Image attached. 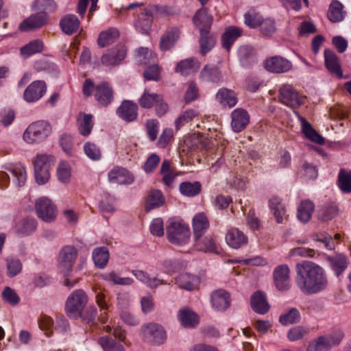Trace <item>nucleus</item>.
Returning <instances> with one entry per match:
<instances>
[{
  "label": "nucleus",
  "instance_id": "nucleus-1",
  "mask_svg": "<svg viewBox=\"0 0 351 351\" xmlns=\"http://www.w3.org/2000/svg\"><path fill=\"white\" fill-rule=\"evenodd\" d=\"M295 284L305 295H313L325 291L328 279L325 269L311 261H303L296 265Z\"/></svg>",
  "mask_w": 351,
  "mask_h": 351
},
{
  "label": "nucleus",
  "instance_id": "nucleus-2",
  "mask_svg": "<svg viewBox=\"0 0 351 351\" xmlns=\"http://www.w3.org/2000/svg\"><path fill=\"white\" fill-rule=\"evenodd\" d=\"M169 241L173 244L184 245L189 243L191 231L188 225L178 218L169 219L166 228Z\"/></svg>",
  "mask_w": 351,
  "mask_h": 351
},
{
  "label": "nucleus",
  "instance_id": "nucleus-3",
  "mask_svg": "<svg viewBox=\"0 0 351 351\" xmlns=\"http://www.w3.org/2000/svg\"><path fill=\"white\" fill-rule=\"evenodd\" d=\"M87 302L88 296L84 291L77 289L73 291L66 301V315L71 318L80 317Z\"/></svg>",
  "mask_w": 351,
  "mask_h": 351
},
{
  "label": "nucleus",
  "instance_id": "nucleus-4",
  "mask_svg": "<svg viewBox=\"0 0 351 351\" xmlns=\"http://www.w3.org/2000/svg\"><path fill=\"white\" fill-rule=\"evenodd\" d=\"M141 335L145 342L154 346H160L167 339L164 328L154 322L143 324L141 326Z\"/></svg>",
  "mask_w": 351,
  "mask_h": 351
},
{
  "label": "nucleus",
  "instance_id": "nucleus-5",
  "mask_svg": "<svg viewBox=\"0 0 351 351\" xmlns=\"http://www.w3.org/2000/svg\"><path fill=\"white\" fill-rule=\"evenodd\" d=\"M50 125L45 121H38L30 124L23 134V139L28 143L40 142L51 133Z\"/></svg>",
  "mask_w": 351,
  "mask_h": 351
},
{
  "label": "nucleus",
  "instance_id": "nucleus-6",
  "mask_svg": "<svg viewBox=\"0 0 351 351\" xmlns=\"http://www.w3.org/2000/svg\"><path fill=\"white\" fill-rule=\"evenodd\" d=\"M78 256L77 249L73 245H65L60 250L58 255V263L60 271L64 275H68Z\"/></svg>",
  "mask_w": 351,
  "mask_h": 351
},
{
  "label": "nucleus",
  "instance_id": "nucleus-7",
  "mask_svg": "<svg viewBox=\"0 0 351 351\" xmlns=\"http://www.w3.org/2000/svg\"><path fill=\"white\" fill-rule=\"evenodd\" d=\"M35 210L38 217L46 222L52 221L57 215L56 206L46 197H42L36 200Z\"/></svg>",
  "mask_w": 351,
  "mask_h": 351
},
{
  "label": "nucleus",
  "instance_id": "nucleus-8",
  "mask_svg": "<svg viewBox=\"0 0 351 351\" xmlns=\"http://www.w3.org/2000/svg\"><path fill=\"white\" fill-rule=\"evenodd\" d=\"M279 100L282 104L295 109L304 103V97L300 96L291 85L285 84L279 90Z\"/></svg>",
  "mask_w": 351,
  "mask_h": 351
},
{
  "label": "nucleus",
  "instance_id": "nucleus-9",
  "mask_svg": "<svg viewBox=\"0 0 351 351\" xmlns=\"http://www.w3.org/2000/svg\"><path fill=\"white\" fill-rule=\"evenodd\" d=\"M274 283L280 291H286L291 288L290 269L286 264L279 265L273 271Z\"/></svg>",
  "mask_w": 351,
  "mask_h": 351
},
{
  "label": "nucleus",
  "instance_id": "nucleus-10",
  "mask_svg": "<svg viewBox=\"0 0 351 351\" xmlns=\"http://www.w3.org/2000/svg\"><path fill=\"white\" fill-rule=\"evenodd\" d=\"M46 92V83L43 80H35L25 88L23 99L27 103H35L39 101Z\"/></svg>",
  "mask_w": 351,
  "mask_h": 351
},
{
  "label": "nucleus",
  "instance_id": "nucleus-11",
  "mask_svg": "<svg viewBox=\"0 0 351 351\" xmlns=\"http://www.w3.org/2000/svg\"><path fill=\"white\" fill-rule=\"evenodd\" d=\"M127 55V49L124 46H119L108 49L101 57V62L106 66L119 65Z\"/></svg>",
  "mask_w": 351,
  "mask_h": 351
},
{
  "label": "nucleus",
  "instance_id": "nucleus-12",
  "mask_svg": "<svg viewBox=\"0 0 351 351\" xmlns=\"http://www.w3.org/2000/svg\"><path fill=\"white\" fill-rule=\"evenodd\" d=\"M48 19V14L36 11V13L31 14L21 22L19 29L25 32L40 29L47 24Z\"/></svg>",
  "mask_w": 351,
  "mask_h": 351
},
{
  "label": "nucleus",
  "instance_id": "nucleus-13",
  "mask_svg": "<svg viewBox=\"0 0 351 351\" xmlns=\"http://www.w3.org/2000/svg\"><path fill=\"white\" fill-rule=\"evenodd\" d=\"M264 66L269 72L282 73L290 71L292 68V63L282 56H276L267 58Z\"/></svg>",
  "mask_w": 351,
  "mask_h": 351
},
{
  "label": "nucleus",
  "instance_id": "nucleus-14",
  "mask_svg": "<svg viewBox=\"0 0 351 351\" xmlns=\"http://www.w3.org/2000/svg\"><path fill=\"white\" fill-rule=\"evenodd\" d=\"M157 10L156 5H148L143 8V12L135 23L136 29L142 34H147L151 29L153 21V14Z\"/></svg>",
  "mask_w": 351,
  "mask_h": 351
},
{
  "label": "nucleus",
  "instance_id": "nucleus-15",
  "mask_svg": "<svg viewBox=\"0 0 351 351\" xmlns=\"http://www.w3.org/2000/svg\"><path fill=\"white\" fill-rule=\"evenodd\" d=\"M95 98L98 104L106 107L114 99V91L108 82H101L95 86Z\"/></svg>",
  "mask_w": 351,
  "mask_h": 351
},
{
  "label": "nucleus",
  "instance_id": "nucleus-16",
  "mask_svg": "<svg viewBox=\"0 0 351 351\" xmlns=\"http://www.w3.org/2000/svg\"><path fill=\"white\" fill-rule=\"evenodd\" d=\"M37 228V221L32 217L18 219L13 226L14 233L20 237H25L33 234Z\"/></svg>",
  "mask_w": 351,
  "mask_h": 351
},
{
  "label": "nucleus",
  "instance_id": "nucleus-17",
  "mask_svg": "<svg viewBox=\"0 0 351 351\" xmlns=\"http://www.w3.org/2000/svg\"><path fill=\"white\" fill-rule=\"evenodd\" d=\"M293 113L301 124L302 132L304 136L315 143L319 145L324 144V138L320 135L298 111L293 110Z\"/></svg>",
  "mask_w": 351,
  "mask_h": 351
},
{
  "label": "nucleus",
  "instance_id": "nucleus-18",
  "mask_svg": "<svg viewBox=\"0 0 351 351\" xmlns=\"http://www.w3.org/2000/svg\"><path fill=\"white\" fill-rule=\"evenodd\" d=\"M108 177L109 182L113 184H130L134 180L133 175L129 171L119 167L111 169Z\"/></svg>",
  "mask_w": 351,
  "mask_h": 351
},
{
  "label": "nucleus",
  "instance_id": "nucleus-19",
  "mask_svg": "<svg viewBox=\"0 0 351 351\" xmlns=\"http://www.w3.org/2000/svg\"><path fill=\"white\" fill-rule=\"evenodd\" d=\"M250 122V115L243 108H236L231 113V127L234 132H240L244 130Z\"/></svg>",
  "mask_w": 351,
  "mask_h": 351
},
{
  "label": "nucleus",
  "instance_id": "nucleus-20",
  "mask_svg": "<svg viewBox=\"0 0 351 351\" xmlns=\"http://www.w3.org/2000/svg\"><path fill=\"white\" fill-rule=\"evenodd\" d=\"M117 114L127 122L133 121L138 117V106L132 101L125 100L117 108Z\"/></svg>",
  "mask_w": 351,
  "mask_h": 351
},
{
  "label": "nucleus",
  "instance_id": "nucleus-21",
  "mask_svg": "<svg viewBox=\"0 0 351 351\" xmlns=\"http://www.w3.org/2000/svg\"><path fill=\"white\" fill-rule=\"evenodd\" d=\"M216 101L223 108H232L238 102L236 93L227 88H219L215 95Z\"/></svg>",
  "mask_w": 351,
  "mask_h": 351
},
{
  "label": "nucleus",
  "instance_id": "nucleus-22",
  "mask_svg": "<svg viewBox=\"0 0 351 351\" xmlns=\"http://www.w3.org/2000/svg\"><path fill=\"white\" fill-rule=\"evenodd\" d=\"M210 302L213 308L223 311L230 305V296L228 292L223 289L217 290L212 293Z\"/></svg>",
  "mask_w": 351,
  "mask_h": 351
},
{
  "label": "nucleus",
  "instance_id": "nucleus-23",
  "mask_svg": "<svg viewBox=\"0 0 351 351\" xmlns=\"http://www.w3.org/2000/svg\"><path fill=\"white\" fill-rule=\"evenodd\" d=\"M226 241L228 245L238 249L247 243V237L237 228H230L226 235Z\"/></svg>",
  "mask_w": 351,
  "mask_h": 351
},
{
  "label": "nucleus",
  "instance_id": "nucleus-24",
  "mask_svg": "<svg viewBox=\"0 0 351 351\" xmlns=\"http://www.w3.org/2000/svg\"><path fill=\"white\" fill-rule=\"evenodd\" d=\"M180 34L178 27H173L167 29L160 38V49L162 51H167L172 48L180 38Z\"/></svg>",
  "mask_w": 351,
  "mask_h": 351
},
{
  "label": "nucleus",
  "instance_id": "nucleus-25",
  "mask_svg": "<svg viewBox=\"0 0 351 351\" xmlns=\"http://www.w3.org/2000/svg\"><path fill=\"white\" fill-rule=\"evenodd\" d=\"M131 273L136 277V278L141 282L145 285L151 289H156L162 285H165L164 280L158 278L157 276L151 277V276L143 270L134 269L132 270Z\"/></svg>",
  "mask_w": 351,
  "mask_h": 351
},
{
  "label": "nucleus",
  "instance_id": "nucleus-26",
  "mask_svg": "<svg viewBox=\"0 0 351 351\" xmlns=\"http://www.w3.org/2000/svg\"><path fill=\"white\" fill-rule=\"evenodd\" d=\"M251 307L258 314L267 313L269 310V305L266 295L261 291L254 292L251 297Z\"/></svg>",
  "mask_w": 351,
  "mask_h": 351
},
{
  "label": "nucleus",
  "instance_id": "nucleus-27",
  "mask_svg": "<svg viewBox=\"0 0 351 351\" xmlns=\"http://www.w3.org/2000/svg\"><path fill=\"white\" fill-rule=\"evenodd\" d=\"M94 291L95 293L96 303L99 307L101 311H104L101 313L99 319L103 324H104L107 322L108 319L107 315L109 308L108 304L109 298L106 293L105 290L95 288Z\"/></svg>",
  "mask_w": 351,
  "mask_h": 351
},
{
  "label": "nucleus",
  "instance_id": "nucleus-28",
  "mask_svg": "<svg viewBox=\"0 0 351 351\" xmlns=\"http://www.w3.org/2000/svg\"><path fill=\"white\" fill-rule=\"evenodd\" d=\"M242 30L235 26L228 27L221 36V45L229 51L235 40L241 36Z\"/></svg>",
  "mask_w": 351,
  "mask_h": 351
},
{
  "label": "nucleus",
  "instance_id": "nucleus-29",
  "mask_svg": "<svg viewBox=\"0 0 351 351\" xmlns=\"http://www.w3.org/2000/svg\"><path fill=\"white\" fill-rule=\"evenodd\" d=\"M209 228V221L204 213L195 215L193 219L194 239L202 237Z\"/></svg>",
  "mask_w": 351,
  "mask_h": 351
},
{
  "label": "nucleus",
  "instance_id": "nucleus-30",
  "mask_svg": "<svg viewBox=\"0 0 351 351\" xmlns=\"http://www.w3.org/2000/svg\"><path fill=\"white\" fill-rule=\"evenodd\" d=\"M324 58L326 66L328 71L336 75L337 77H341L343 73L337 55L333 51L326 49L324 51Z\"/></svg>",
  "mask_w": 351,
  "mask_h": 351
},
{
  "label": "nucleus",
  "instance_id": "nucleus-31",
  "mask_svg": "<svg viewBox=\"0 0 351 351\" xmlns=\"http://www.w3.org/2000/svg\"><path fill=\"white\" fill-rule=\"evenodd\" d=\"M199 279L197 276L188 273H184L178 275L176 278V284L180 288L191 291L197 288L199 285Z\"/></svg>",
  "mask_w": 351,
  "mask_h": 351
},
{
  "label": "nucleus",
  "instance_id": "nucleus-32",
  "mask_svg": "<svg viewBox=\"0 0 351 351\" xmlns=\"http://www.w3.org/2000/svg\"><path fill=\"white\" fill-rule=\"evenodd\" d=\"M216 37L210 32L208 29H201L199 45L200 52L202 55L208 53L216 44Z\"/></svg>",
  "mask_w": 351,
  "mask_h": 351
},
{
  "label": "nucleus",
  "instance_id": "nucleus-33",
  "mask_svg": "<svg viewBox=\"0 0 351 351\" xmlns=\"http://www.w3.org/2000/svg\"><path fill=\"white\" fill-rule=\"evenodd\" d=\"M199 79L206 82L219 83L222 80V75L217 66L206 65L199 73Z\"/></svg>",
  "mask_w": 351,
  "mask_h": 351
},
{
  "label": "nucleus",
  "instance_id": "nucleus-34",
  "mask_svg": "<svg viewBox=\"0 0 351 351\" xmlns=\"http://www.w3.org/2000/svg\"><path fill=\"white\" fill-rule=\"evenodd\" d=\"M80 21L74 14H67L60 21V26L64 33L71 35L75 33L80 27Z\"/></svg>",
  "mask_w": 351,
  "mask_h": 351
},
{
  "label": "nucleus",
  "instance_id": "nucleus-35",
  "mask_svg": "<svg viewBox=\"0 0 351 351\" xmlns=\"http://www.w3.org/2000/svg\"><path fill=\"white\" fill-rule=\"evenodd\" d=\"M164 202L165 198L161 191L157 189L152 190L149 193L145 201V210L149 212L152 209L157 208L162 206Z\"/></svg>",
  "mask_w": 351,
  "mask_h": 351
},
{
  "label": "nucleus",
  "instance_id": "nucleus-36",
  "mask_svg": "<svg viewBox=\"0 0 351 351\" xmlns=\"http://www.w3.org/2000/svg\"><path fill=\"white\" fill-rule=\"evenodd\" d=\"M199 67V61L196 58H191L179 62L176 66V71L183 75H188L195 72Z\"/></svg>",
  "mask_w": 351,
  "mask_h": 351
},
{
  "label": "nucleus",
  "instance_id": "nucleus-37",
  "mask_svg": "<svg viewBox=\"0 0 351 351\" xmlns=\"http://www.w3.org/2000/svg\"><path fill=\"white\" fill-rule=\"evenodd\" d=\"M346 15L343 4L337 0L332 1L328 12V19L332 23H338L343 21Z\"/></svg>",
  "mask_w": 351,
  "mask_h": 351
},
{
  "label": "nucleus",
  "instance_id": "nucleus-38",
  "mask_svg": "<svg viewBox=\"0 0 351 351\" xmlns=\"http://www.w3.org/2000/svg\"><path fill=\"white\" fill-rule=\"evenodd\" d=\"M5 169L12 175L13 182L18 186H23L26 181V171L25 167L20 163L10 165Z\"/></svg>",
  "mask_w": 351,
  "mask_h": 351
},
{
  "label": "nucleus",
  "instance_id": "nucleus-39",
  "mask_svg": "<svg viewBox=\"0 0 351 351\" xmlns=\"http://www.w3.org/2000/svg\"><path fill=\"white\" fill-rule=\"evenodd\" d=\"M178 319L181 324L186 328H193L199 322L197 314L187 308L180 310Z\"/></svg>",
  "mask_w": 351,
  "mask_h": 351
},
{
  "label": "nucleus",
  "instance_id": "nucleus-40",
  "mask_svg": "<svg viewBox=\"0 0 351 351\" xmlns=\"http://www.w3.org/2000/svg\"><path fill=\"white\" fill-rule=\"evenodd\" d=\"M328 261L337 276H340L347 269L348 260L346 256L343 254L328 256Z\"/></svg>",
  "mask_w": 351,
  "mask_h": 351
},
{
  "label": "nucleus",
  "instance_id": "nucleus-41",
  "mask_svg": "<svg viewBox=\"0 0 351 351\" xmlns=\"http://www.w3.org/2000/svg\"><path fill=\"white\" fill-rule=\"evenodd\" d=\"M314 209L315 205L313 202L308 199L302 201L298 208V219L303 223L308 222L311 218Z\"/></svg>",
  "mask_w": 351,
  "mask_h": 351
},
{
  "label": "nucleus",
  "instance_id": "nucleus-42",
  "mask_svg": "<svg viewBox=\"0 0 351 351\" xmlns=\"http://www.w3.org/2000/svg\"><path fill=\"white\" fill-rule=\"evenodd\" d=\"M212 23L213 18L206 10H199L193 17V23L199 29V32H201V29H208L210 30Z\"/></svg>",
  "mask_w": 351,
  "mask_h": 351
},
{
  "label": "nucleus",
  "instance_id": "nucleus-43",
  "mask_svg": "<svg viewBox=\"0 0 351 351\" xmlns=\"http://www.w3.org/2000/svg\"><path fill=\"white\" fill-rule=\"evenodd\" d=\"M109 257V252L106 247H97L93 252V260L95 265L98 268H104L108 262Z\"/></svg>",
  "mask_w": 351,
  "mask_h": 351
},
{
  "label": "nucleus",
  "instance_id": "nucleus-44",
  "mask_svg": "<svg viewBox=\"0 0 351 351\" xmlns=\"http://www.w3.org/2000/svg\"><path fill=\"white\" fill-rule=\"evenodd\" d=\"M196 248L199 251L204 252H217V245L215 241L210 235H207L204 238L199 237L194 239Z\"/></svg>",
  "mask_w": 351,
  "mask_h": 351
},
{
  "label": "nucleus",
  "instance_id": "nucleus-45",
  "mask_svg": "<svg viewBox=\"0 0 351 351\" xmlns=\"http://www.w3.org/2000/svg\"><path fill=\"white\" fill-rule=\"evenodd\" d=\"M43 48L44 45L43 41L36 39L22 47L20 49V53L24 58H27L36 53L43 51Z\"/></svg>",
  "mask_w": 351,
  "mask_h": 351
},
{
  "label": "nucleus",
  "instance_id": "nucleus-46",
  "mask_svg": "<svg viewBox=\"0 0 351 351\" xmlns=\"http://www.w3.org/2000/svg\"><path fill=\"white\" fill-rule=\"evenodd\" d=\"M162 99V95L157 93H151L147 89L140 97L138 103L143 108H151L153 107L156 101H160Z\"/></svg>",
  "mask_w": 351,
  "mask_h": 351
},
{
  "label": "nucleus",
  "instance_id": "nucleus-47",
  "mask_svg": "<svg viewBox=\"0 0 351 351\" xmlns=\"http://www.w3.org/2000/svg\"><path fill=\"white\" fill-rule=\"evenodd\" d=\"M269 207L276 218V222L282 223L285 215V210L280 199L278 197L271 198L269 200Z\"/></svg>",
  "mask_w": 351,
  "mask_h": 351
},
{
  "label": "nucleus",
  "instance_id": "nucleus-48",
  "mask_svg": "<svg viewBox=\"0 0 351 351\" xmlns=\"http://www.w3.org/2000/svg\"><path fill=\"white\" fill-rule=\"evenodd\" d=\"M80 115H82V119H77L79 132L84 136H88L91 133L94 125L93 116L90 114L82 113Z\"/></svg>",
  "mask_w": 351,
  "mask_h": 351
},
{
  "label": "nucleus",
  "instance_id": "nucleus-49",
  "mask_svg": "<svg viewBox=\"0 0 351 351\" xmlns=\"http://www.w3.org/2000/svg\"><path fill=\"white\" fill-rule=\"evenodd\" d=\"M56 8L57 5L53 0H36L32 5V10L45 14L55 12Z\"/></svg>",
  "mask_w": 351,
  "mask_h": 351
},
{
  "label": "nucleus",
  "instance_id": "nucleus-50",
  "mask_svg": "<svg viewBox=\"0 0 351 351\" xmlns=\"http://www.w3.org/2000/svg\"><path fill=\"white\" fill-rule=\"evenodd\" d=\"M337 184L343 193H351V171L341 169L338 174Z\"/></svg>",
  "mask_w": 351,
  "mask_h": 351
},
{
  "label": "nucleus",
  "instance_id": "nucleus-51",
  "mask_svg": "<svg viewBox=\"0 0 351 351\" xmlns=\"http://www.w3.org/2000/svg\"><path fill=\"white\" fill-rule=\"evenodd\" d=\"M119 36V33L117 29L110 28L100 33L97 39V43L100 47H104L113 43Z\"/></svg>",
  "mask_w": 351,
  "mask_h": 351
},
{
  "label": "nucleus",
  "instance_id": "nucleus-52",
  "mask_svg": "<svg viewBox=\"0 0 351 351\" xmlns=\"http://www.w3.org/2000/svg\"><path fill=\"white\" fill-rule=\"evenodd\" d=\"M5 262L8 277L13 278L21 273L23 265L18 258L9 256L5 259Z\"/></svg>",
  "mask_w": 351,
  "mask_h": 351
},
{
  "label": "nucleus",
  "instance_id": "nucleus-53",
  "mask_svg": "<svg viewBox=\"0 0 351 351\" xmlns=\"http://www.w3.org/2000/svg\"><path fill=\"white\" fill-rule=\"evenodd\" d=\"M202 186L199 182H184L180 185V193L188 197H193L198 195L201 191Z\"/></svg>",
  "mask_w": 351,
  "mask_h": 351
},
{
  "label": "nucleus",
  "instance_id": "nucleus-54",
  "mask_svg": "<svg viewBox=\"0 0 351 351\" xmlns=\"http://www.w3.org/2000/svg\"><path fill=\"white\" fill-rule=\"evenodd\" d=\"M330 349L326 337L325 335H322L308 343L306 351H329Z\"/></svg>",
  "mask_w": 351,
  "mask_h": 351
},
{
  "label": "nucleus",
  "instance_id": "nucleus-55",
  "mask_svg": "<svg viewBox=\"0 0 351 351\" xmlns=\"http://www.w3.org/2000/svg\"><path fill=\"white\" fill-rule=\"evenodd\" d=\"M98 342L105 351H123V346L108 336L101 337Z\"/></svg>",
  "mask_w": 351,
  "mask_h": 351
},
{
  "label": "nucleus",
  "instance_id": "nucleus-56",
  "mask_svg": "<svg viewBox=\"0 0 351 351\" xmlns=\"http://www.w3.org/2000/svg\"><path fill=\"white\" fill-rule=\"evenodd\" d=\"M338 208L334 203L325 204L319 209L318 217L323 221H328L334 218L337 214Z\"/></svg>",
  "mask_w": 351,
  "mask_h": 351
},
{
  "label": "nucleus",
  "instance_id": "nucleus-57",
  "mask_svg": "<svg viewBox=\"0 0 351 351\" xmlns=\"http://www.w3.org/2000/svg\"><path fill=\"white\" fill-rule=\"evenodd\" d=\"M104 280L112 282L118 285H131L134 283V280L129 277L122 278L114 271H110L102 275Z\"/></svg>",
  "mask_w": 351,
  "mask_h": 351
},
{
  "label": "nucleus",
  "instance_id": "nucleus-58",
  "mask_svg": "<svg viewBox=\"0 0 351 351\" xmlns=\"http://www.w3.org/2000/svg\"><path fill=\"white\" fill-rule=\"evenodd\" d=\"M301 316L296 308H291L287 313L282 314L279 317V322L282 325H289L298 323L300 321Z\"/></svg>",
  "mask_w": 351,
  "mask_h": 351
},
{
  "label": "nucleus",
  "instance_id": "nucleus-59",
  "mask_svg": "<svg viewBox=\"0 0 351 351\" xmlns=\"http://www.w3.org/2000/svg\"><path fill=\"white\" fill-rule=\"evenodd\" d=\"M197 114V112L193 109L184 111L175 121L176 129L177 130H180L182 126L192 121Z\"/></svg>",
  "mask_w": 351,
  "mask_h": 351
},
{
  "label": "nucleus",
  "instance_id": "nucleus-60",
  "mask_svg": "<svg viewBox=\"0 0 351 351\" xmlns=\"http://www.w3.org/2000/svg\"><path fill=\"white\" fill-rule=\"evenodd\" d=\"M57 176L58 180L63 182L67 183L71 178V167L68 162H61L57 169Z\"/></svg>",
  "mask_w": 351,
  "mask_h": 351
},
{
  "label": "nucleus",
  "instance_id": "nucleus-61",
  "mask_svg": "<svg viewBox=\"0 0 351 351\" xmlns=\"http://www.w3.org/2000/svg\"><path fill=\"white\" fill-rule=\"evenodd\" d=\"M245 23L251 28L259 27L263 21L262 16L254 10H250L244 15Z\"/></svg>",
  "mask_w": 351,
  "mask_h": 351
},
{
  "label": "nucleus",
  "instance_id": "nucleus-62",
  "mask_svg": "<svg viewBox=\"0 0 351 351\" xmlns=\"http://www.w3.org/2000/svg\"><path fill=\"white\" fill-rule=\"evenodd\" d=\"M330 347L332 348L333 346H338L344 337V333L341 328H334L331 332L325 335Z\"/></svg>",
  "mask_w": 351,
  "mask_h": 351
},
{
  "label": "nucleus",
  "instance_id": "nucleus-63",
  "mask_svg": "<svg viewBox=\"0 0 351 351\" xmlns=\"http://www.w3.org/2000/svg\"><path fill=\"white\" fill-rule=\"evenodd\" d=\"M84 150L86 155L93 160H99L101 158V150L95 143H86L84 145Z\"/></svg>",
  "mask_w": 351,
  "mask_h": 351
},
{
  "label": "nucleus",
  "instance_id": "nucleus-64",
  "mask_svg": "<svg viewBox=\"0 0 351 351\" xmlns=\"http://www.w3.org/2000/svg\"><path fill=\"white\" fill-rule=\"evenodd\" d=\"M160 162V158L153 153L149 156L143 165V170L147 174H150L154 171Z\"/></svg>",
  "mask_w": 351,
  "mask_h": 351
}]
</instances>
